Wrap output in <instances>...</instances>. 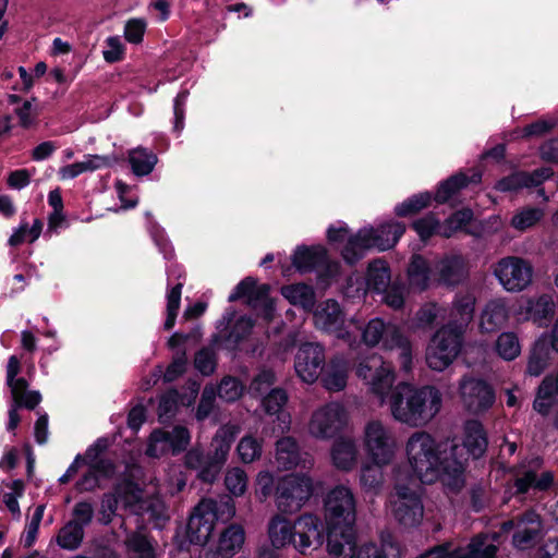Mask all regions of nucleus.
I'll return each mask as SVG.
<instances>
[{
    "mask_svg": "<svg viewBox=\"0 0 558 558\" xmlns=\"http://www.w3.org/2000/svg\"><path fill=\"white\" fill-rule=\"evenodd\" d=\"M348 423L344 407L330 402L315 411L310 422V432L316 438L328 439L343 430Z\"/></svg>",
    "mask_w": 558,
    "mask_h": 558,
    "instance_id": "obj_13",
    "label": "nucleus"
},
{
    "mask_svg": "<svg viewBox=\"0 0 558 558\" xmlns=\"http://www.w3.org/2000/svg\"><path fill=\"white\" fill-rule=\"evenodd\" d=\"M113 492L123 502L124 508H133L142 501L143 489L132 475H128L116 483Z\"/></svg>",
    "mask_w": 558,
    "mask_h": 558,
    "instance_id": "obj_39",
    "label": "nucleus"
},
{
    "mask_svg": "<svg viewBox=\"0 0 558 558\" xmlns=\"http://www.w3.org/2000/svg\"><path fill=\"white\" fill-rule=\"evenodd\" d=\"M324 541L327 542V550L339 558L344 551V546L355 549V502L351 490L344 486H337L329 492L325 499Z\"/></svg>",
    "mask_w": 558,
    "mask_h": 558,
    "instance_id": "obj_2",
    "label": "nucleus"
},
{
    "mask_svg": "<svg viewBox=\"0 0 558 558\" xmlns=\"http://www.w3.org/2000/svg\"><path fill=\"white\" fill-rule=\"evenodd\" d=\"M323 386L329 391H340L347 385V373L340 359H331L319 376Z\"/></svg>",
    "mask_w": 558,
    "mask_h": 558,
    "instance_id": "obj_37",
    "label": "nucleus"
},
{
    "mask_svg": "<svg viewBox=\"0 0 558 558\" xmlns=\"http://www.w3.org/2000/svg\"><path fill=\"white\" fill-rule=\"evenodd\" d=\"M544 460L542 457L532 458L527 464H520L515 469L513 480V496L524 497L530 492L543 493L549 490L555 482V474L551 471L538 473L542 469Z\"/></svg>",
    "mask_w": 558,
    "mask_h": 558,
    "instance_id": "obj_9",
    "label": "nucleus"
},
{
    "mask_svg": "<svg viewBox=\"0 0 558 558\" xmlns=\"http://www.w3.org/2000/svg\"><path fill=\"white\" fill-rule=\"evenodd\" d=\"M218 504L213 499L201 500L186 523V537L193 545L205 546L211 538L218 520Z\"/></svg>",
    "mask_w": 558,
    "mask_h": 558,
    "instance_id": "obj_10",
    "label": "nucleus"
},
{
    "mask_svg": "<svg viewBox=\"0 0 558 558\" xmlns=\"http://www.w3.org/2000/svg\"><path fill=\"white\" fill-rule=\"evenodd\" d=\"M356 447L353 440L347 438L337 439L331 449L333 465L341 471H350L356 462Z\"/></svg>",
    "mask_w": 558,
    "mask_h": 558,
    "instance_id": "obj_33",
    "label": "nucleus"
},
{
    "mask_svg": "<svg viewBox=\"0 0 558 558\" xmlns=\"http://www.w3.org/2000/svg\"><path fill=\"white\" fill-rule=\"evenodd\" d=\"M390 279V267L385 259L377 258L368 264L366 271V287L368 290L384 293L389 288Z\"/></svg>",
    "mask_w": 558,
    "mask_h": 558,
    "instance_id": "obj_31",
    "label": "nucleus"
},
{
    "mask_svg": "<svg viewBox=\"0 0 558 558\" xmlns=\"http://www.w3.org/2000/svg\"><path fill=\"white\" fill-rule=\"evenodd\" d=\"M84 534V529L81 525L68 521L58 532L57 544L63 549H77L83 542Z\"/></svg>",
    "mask_w": 558,
    "mask_h": 558,
    "instance_id": "obj_44",
    "label": "nucleus"
},
{
    "mask_svg": "<svg viewBox=\"0 0 558 558\" xmlns=\"http://www.w3.org/2000/svg\"><path fill=\"white\" fill-rule=\"evenodd\" d=\"M542 218L538 208H524L512 217L511 225L514 229L524 231L536 225Z\"/></svg>",
    "mask_w": 558,
    "mask_h": 558,
    "instance_id": "obj_58",
    "label": "nucleus"
},
{
    "mask_svg": "<svg viewBox=\"0 0 558 558\" xmlns=\"http://www.w3.org/2000/svg\"><path fill=\"white\" fill-rule=\"evenodd\" d=\"M195 368L204 376H209L216 368V355L210 348H202L195 353Z\"/></svg>",
    "mask_w": 558,
    "mask_h": 558,
    "instance_id": "obj_57",
    "label": "nucleus"
},
{
    "mask_svg": "<svg viewBox=\"0 0 558 558\" xmlns=\"http://www.w3.org/2000/svg\"><path fill=\"white\" fill-rule=\"evenodd\" d=\"M245 541L244 529L239 524H230L220 533L217 553L221 557H232Z\"/></svg>",
    "mask_w": 558,
    "mask_h": 558,
    "instance_id": "obj_32",
    "label": "nucleus"
},
{
    "mask_svg": "<svg viewBox=\"0 0 558 558\" xmlns=\"http://www.w3.org/2000/svg\"><path fill=\"white\" fill-rule=\"evenodd\" d=\"M356 376L369 385L371 391L378 396H384L390 390L395 380V373L385 365L383 357L377 354L360 361Z\"/></svg>",
    "mask_w": 558,
    "mask_h": 558,
    "instance_id": "obj_16",
    "label": "nucleus"
},
{
    "mask_svg": "<svg viewBox=\"0 0 558 558\" xmlns=\"http://www.w3.org/2000/svg\"><path fill=\"white\" fill-rule=\"evenodd\" d=\"M369 248H372V245L366 236L365 229H360L355 234L348 238L341 251V256L348 265L353 266L365 256Z\"/></svg>",
    "mask_w": 558,
    "mask_h": 558,
    "instance_id": "obj_34",
    "label": "nucleus"
},
{
    "mask_svg": "<svg viewBox=\"0 0 558 558\" xmlns=\"http://www.w3.org/2000/svg\"><path fill=\"white\" fill-rule=\"evenodd\" d=\"M238 454L243 463H251L262 456V442L253 436H244L236 446Z\"/></svg>",
    "mask_w": 558,
    "mask_h": 558,
    "instance_id": "obj_55",
    "label": "nucleus"
},
{
    "mask_svg": "<svg viewBox=\"0 0 558 558\" xmlns=\"http://www.w3.org/2000/svg\"><path fill=\"white\" fill-rule=\"evenodd\" d=\"M243 392L241 383L233 377H225L219 385V396L227 402L238 400Z\"/></svg>",
    "mask_w": 558,
    "mask_h": 558,
    "instance_id": "obj_61",
    "label": "nucleus"
},
{
    "mask_svg": "<svg viewBox=\"0 0 558 558\" xmlns=\"http://www.w3.org/2000/svg\"><path fill=\"white\" fill-rule=\"evenodd\" d=\"M438 281L458 287L469 278V262L462 254H447L437 264Z\"/></svg>",
    "mask_w": 558,
    "mask_h": 558,
    "instance_id": "obj_22",
    "label": "nucleus"
},
{
    "mask_svg": "<svg viewBox=\"0 0 558 558\" xmlns=\"http://www.w3.org/2000/svg\"><path fill=\"white\" fill-rule=\"evenodd\" d=\"M474 218V213L469 207H463L453 211L445 221L441 223L440 236L450 239L458 231H463L464 228L471 223Z\"/></svg>",
    "mask_w": 558,
    "mask_h": 558,
    "instance_id": "obj_41",
    "label": "nucleus"
},
{
    "mask_svg": "<svg viewBox=\"0 0 558 558\" xmlns=\"http://www.w3.org/2000/svg\"><path fill=\"white\" fill-rule=\"evenodd\" d=\"M129 163L136 177L148 175L155 168L157 155L146 148H136L129 153Z\"/></svg>",
    "mask_w": 558,
    "mask_h": 558,
    "instance_id": "obj_40",
    "label": "nucleus"
},
{
    "mask_svg": "<svg viewBox=\"0 0 558 558\" xmlns=\"http://www.w3.org/2000/svg\"><path fill=\"white\" fill-rule=\"evenodd\" d=\"M72 518L71 522L74 524L81 525L85 530L87 525H89L94 519V507L93 504L88 500L77 501L72 509Z\"/></svg>",
    "mask_w": 558,
    "mask_h": 558,
    "instance_id": "obj_59",
    "label": "nucleus"
},
{
    "mask_svg": "<svg viewBox=\"0 0 558 558\" xmlns=\"http://www.w3.org/2000/svg\"><path fill=\"white\" fill-rule=\"evenodd\" d=\"M276 383V374L272 369L260 371L251 383V390L263 395Z\"/></svg>",
    "mask_w": 558,
    "mask_h": 558,
    "instance_id": "obj_64",
    "label": "nucleus"
},
{
    "mask_svg": "<svg viewBox=\"0 0 558 558\" xmlns=\"http://www.w3.org/2000/svg\"><path fill=\"white\" fill-rule=\"evenodd\" d=\"M270 286L268 283L257 284L254 277H245L233 289L228 301L233 303L245 299L246 304L256 308L262 307L266 319H271L275 313V304L269 296Z\"/></svg>",
    "mask_w": 558,
    "mask_h": 558,
    "instance_id": "obj_14",
    "label": "nucleus"
},
{
    "mask_svg": "<svg viewBox=\"0 0 558 558\" xmlns=\"http://www.w3.org/2000/svg\"><path fill=\"white\" fill-rule=\"evenodd\" d=\"M543 530L542 517L534 509L525 510L517 517L512 545L519 550L533 548L543 537Z\"/></svg>",
    "mask_w": 558,
    "mask_h": 558,
    "instance_id": "obj_19",
    "label": "nucleus"
},
{
    "mask_svg": "<svg viewBox=\"0 0 558 558\" xmlns=\"http://www.w3.org/2000/svg\"><path fill=\"white\" fill-rule=\"evenodd\" d=\"M276 461L278 466L283 470L300 468L302 471L312 466V457L307 452H302L298 441L286 436L276 442Z\"/></svg>",
    "mask_w": 558,
    "mask_h": 558,
    "instance_id": "obj_21",
    "label": "nucleus"
},
{
    "mask_svg": "<svg viewBox=\"0 0 558 558\" xmlns=\"http://www.w3.org/2000/svg\"><path fill=\"white\" fill-rule=\"evenodd\" d=\"M235 437L236 430L234 427H220L216 432L206 453L198 448H192L185 452V468L189 470H197V477L203 483L213 484L218 478L226 464Z\"/></svg>",
    "mask_w": 558,
    "mask_h": 558,
    "instance_id": "obj_5",
    "label": "nucleus"
},
{
    "mask_svg": "<svg viewBox=\"0 0 558 558\" xmlns=\"http://www.w3.org/2000/svg\"><path fill=\"white\" fill-rule=\"evenodd\" d=\"M510 318V310L502 299L489 301L481 316V328L483 332H495L506 326Z\"/></svg>",
    "mask_w": 558,
    "mask_h": 558,
    "instance_id": "obj_25",
    "label": "nucleus"
},
{
    "mask_svg": "<svg viewBox=\"0 0 558 558\" xmlns=\"http://www.w3.org/2000/svg\"><path fill=\"white\" fill-rule=\"evenodd\" d=\"M430 267L426 258L414 254L408 266V279L412 287L426 290L429 287Z\"/></svg>",
    "mask_w": 558,
    "mask_h": 558,
    "instance_id": "obj_38",
    "label": "nucleus"
},
{
    "mask_svg": "<svg viewBox=\"0 0 558 558\" xmlns=\"http://www.w3.org/2000/svg\"><path fill=\"white\" fill-rule=\"evenodd\" d=\"M268 534L275 548L292 544L305 555L307 548L313 546L316 549L324 544V523L313 513L300 515L294 523L276 517L269 523Z\"/></svg>",
    "mask_w": 558,
    "mask_h": 558,
    "instance_id": "obj_4",
    "label": "nucleus"
},
{
    "mask_svg": "<svg viewBox=\"0 0 558 558\" xmlns=\"http://www.w3.org/2000/svg\"><path fill=\"white\" fill-rule=\"evenodd\" d=\"M179 407V392L175 389H170L163 393L158 403V418L160 423H166L172 420Z\"/></svg>",
    "mask_w": 558,
    "mask_h": 558,
    "instance_id": "obj_53",
    "label": "nucleus"
},
{
    "mask_svg": "<svg viewBox=\"0 0 558 558\" xmlns=\"http://www.w3.org/2000/svg\"><path fill=\"white\" fill-rule=\"evenodd\" d=\"M291 263L301 275L315 271L317 286L324 289L329 287L340 274L339 262L332 260L328 250L320 244L298 245L291 256Z\"/></svg>",
    "mask_w": 558,
    "mask_h": 558,
    "instance_id": "obj_6",
    "label": "nucleus"
},
{
    "mask_svg": "<svg viewBox=\"0 0 558 558\" xmlns=\"http://www.w3.org/2000/svg\"><path fill=\"white\" fill-rule=\"evenodd\" d=\"M411 228L416 232L420 240L426 243L434 235H440L441 222L434 213H428L414 220Z\"/></svg>",
    "mask_w": 558,
    "mask_h": 558,
    "instance_id": "obj_46",
    "label": "nucleus"
},
{
    "mask_svg": "<svg viewBox=\"0 0 558 558\" xmlns=\"http://www.w3.org/2000/svg\"><path fill=\"white\" fill-rule=\"evenodd\" d=\"M463 446L474 459L484 456L488 447V437L481 421L468 420L465 422Z\"/></svg>",
    "mask_w": 558,
    "mask_h": 558,
    "instance_id": "obj_27",
    "label": "nucleus"
},
{
    "mask_svg": "<svg viewBox=\"0 0 558 558\" xmlns=\"http://www.w3.org/2000/svg\"><path fill=\"white\" fill-rule=\"evenodd\" d=\"M482 181V173L474 172L468 175L464 172H457L438 183L433 201L437 204H446L451 197L458 194L470 184H478Z\"/></svg>",
    "mask_w": 558,
    "mask_h": 558,
    "instance_id": "obj_24",
    "label": "nucleus"
},
{
    "mask_svg": "<svg viewBox=\"0 0 558 558\" xmlns=\"http://www.w3.org/2000/svg\"><path fill=\"white\" fill-rule=\"evenodd\" d=\"M475 308V299L465 294L458 298L453 303V314L456 317H459L458 322H450L449 324H456L457 326H462V329L468 326V324L472 320Z\"/></svg>",
    "mask_w": 558,
    "mask_h": 558,
    "instance_id": "obj_51",
    "label": "nucleus"
},
{
    "mask_svg": "<svg viewBox=\"0 0 558 558\" xmlns=\"http://www.w3.org/2000/svg\"><path fill=\"white\" fill-rule=\"evenodd\" d=\"M187 356L186 350H178L171 363L166 367L163 373V381L172 383L181 377L186 371Z\"/></svg>",
    "mask_w": 558,
    "mask_h": 558,
    "instance_id": "obj_56",
    "label": "nucleus"
},
{
    "mask_svg": "<svg viewBox=\"0 0 558 558\" xmlns=\"http://www.w3.org/2000/svg\"><path fill=\"white\" fill-rule=\"evenodd\" d=\"M106 44L108 49L102 51V56L106 62L112 64L124 59L125 49L118 36L108 37Z\"/></svg>",
    "mask_w": 558,
    "mask_h": 558,
    "instance_id": "obj_63",
    "label": "nucleus"
},
{
    "mask_svg": "<svg viewBox=\"0 0 558 558\" xmlns=\"http://www.w3.org/2000/svg\"><path fill=\"white\" fill-rule=\"evenodd\" d=\"M457 446L448 448L426 432H415L405 447L410 466L421 483L440 481L454 493L465 484V464L457 457Z\"/></svg>",
    "mask_w": 558,
    "mask_h": 558,
    "instance_id": "obj_1",
    "label": "nucleus"
},
{
    "mask_svg": "<svg viewBox=\"0 0 558 558\" xmlns=\"http://www.w3.org/2000/svg\"><path fill=\"white\" fill-rule=\"evenodd\" d=\"M384 464H365L361 469L360 483L364 490L378 493L381 489L384 483V474L381 466Z\"/></svg>",
    "mask_w": 558,
    "mask_h": 558,
    "instance_id": "obj_47",
    "label": "nucleus"
},
{
    "mask_svg": "<svg viewBox=\"0 0 558 558\" xmlns=\"http://www.w3.org/2000/svg\"><path fill=\"white\" fill-rule=\"evenodd\" d=\"M288 402V393L283 388H271L263 398L262 405L266 414H279Z\"/></svg>",
    "mask_w": 558,
    "mask_h": 558,
    "instance_id": "obj_54",
    "label": "nucleus"
},
{
    "mask_svg": "<svg viewBox=\"0 0 558 558\" xmlns=\"http://www.w3.org/2000/svg\"><path fill=\"white\" fill-rule=\"evenodd\" d=\"M383 344L386 349L400 350V360L402 368L409 371L412 365V345L407 336L397 327L392 325L387 326Z\"/></svg>",
    "mask_w": 558,
    "mask_h": 558,
    "instance_id": "obj_29",
    "label": "nucleus"
},
{
    "mask_svg": "<svg viewBox=\"0 0 558 558\" xmlns=\"http://www.w3.org/2000/svg\"><path fill=\"white\" fill-rule=\"evenodd\" d=\"M441 402V393L436 387L415 388L407 384L391 395L390 409L397 421L421 426L436 416Z\"/></svg>",
    "mask_w": 558,
    "mask_h": 558,
    "instance_id": "obj_3",
    "label": "nucleus"
},
{
    "mask_svg": "<svg viewBox=\"0 0 558 558\" xmlns=\"http://www.w3.org/2000/svg\"><path fill=\"white\" fill-rule=\"evenodd\" d=\"M153 440L169 445L171 454L177 457L186 451L191 442V434L187 427L175 425L170 432L160 428L154 429Z\"/></svg>",
    "mask_w": 558,
    "mask_h": 558,
    "instance_id": "obj_28",
    "label": "nucleus"
},
{
    "mask_svg": "<svg viewBox=\"0 0 558 558\" xmlns=\"http://www.w3.org/2000/svg\"><path fill=\"white\" fill-rule=\"evenodd\" d=\"M387 326L383 318L376 317L371 319L361 330L362 341L367 347H375L383 341Z\"/></svg>",
    "mask_w": 558,
    "mask_h": 558,
    "instance_id": "obj_52",
    "label": "nucleus"
},
{
    "mask_svg": "<svg viewBox=\"0 0 558 558\" xmlns=\"http://www.w3.org/2000/svg\"><path fill=\"white\" fill-rule=\"evenodd\" d=\"M487 537L484 534L474 536L466 548V558H497L498 547L494 544H487Z\"/></svg>",
    "mask_w": 558,
    "mask_h": 558,
    "instance_id": "obj_50",
    "label": "nucleus"
},
{
    "mask_svg": "<svg viewBox=\"0 0 558 558\" xmlns=\"http://www.w3.org/2000/svg\"><path fill=\"white\" fill-rule=\"evenodd\" d=\"M146 31V22L143 19H131L124 26V38L130 44H141Z\"/></svg>",
    "mask_w": 558,
    "mask_h": 558,
    "instance_id": "obj_62",
    "label": "nucleus"
},
{
    "mask_svg": "<svg viewBox=\"0 0 558 558\" xmlns=\"http://www.w3.org/2000/svg\"><path fill=\"white\" fill-rule=\"evenodd\" d=\"M254 322L246 316L239 317L232 327L223 333L213 336L214 343H221L229 351L238 350L241 342L252 333Z\"/></svg>",
    "mask_w": 558,
    "mask_h": 558,
    "instance_id": "obj_26",
    "label": "nucleus"
},
{
    "mask_svg": "<svg viewBox=\"0 0 558 558\" xmlns=\"http://www.w3.org/2000/svg\"><path fill=\"white\" fill-rule=\"evenodd\" d=\"M551 352L545 342V338L539 337L531 348L526 373L531 376H539L548 367Z\"/></svg>",
    "mask_w": 558,
    "mask_h": 558,
    "instance_id": "obj_36",
    "label": "nucleus"
},
{
    "mask_svg": "<svg viewBox=\"0 0 558 558\" xmlns=\"http://www.w3.org/2000/svg\"><path fill=\"white\" fill-rule=\"evenodd\" d=\"M365 448L375 464H389L393 457V447L378 421H372L365 428Z\"/></svg>",
    "mask_w": 558,
    "mask_h": 558,
    "instance_id": "obj_20",
    "label": "nucleus"
},
{
    "mask_svg": "<svg viewBox=\"0 0 558 558\" xmlns=\"http://www.w3.org/2000/svg\"><path fill=\"white\" fill-rule=\"evenodd\" d=\"M395 490L398 497L393 505L396 520L404 526L418 525L424 512L421 496L405 484L397 483Z\"/></svg>",
    "mask_w": 558,
    "mask_h": 558,
    "instance_id": "obj_18",
    "label": "nucleus"
},
{
    "mask_svg": "<svg viewBox=\"0 0 558 558\" xmlns=\"http://www.w3.org/2000/svg\"><path fill=\"white\" fill-rule=\"evenodd\" d=\"M372 248L387 251L392 248L405 232V225L400 221L381 223L376 229L364 228Z\"/></svg>",
    "mask_w": 558,
    "mask_h": 558,
    "instance_id": "obj_23",
    "label": "nucleus"
},
{
    "mask_svg": "<svg viewBox=\"0 0 558 558\" xmlns=\"http://www.w3.org/2000/svg\"><path fill=\"white\" fill-rule=\"evenodd\" d=\"M281 294L292 305L301 306L305 311H311L315 305V292L306 283H295L283 286Z\"/></svg>",
    "mask_w": 558,
    "mask_h": 558,
    "instance_id": "obj_35",
    "label": "nucleus"
},
{
    "mask_svg": "<svg viewBox=\"0 0 558 558\" xmlns=\"http://www.w3.org/2000/svg\"><path fill=\"white\" fill-rule=\"evenodd\" d=\"M21 372V361L16 355H11L7 364V386L10 388L12 399L28 390V381L24 377H17Z\"/></svg>",
    "mask_w": 558,
    "mask_h": 558,
    "instance_id": "obj_43",
    "label": "nucleus"
},
{
    "mask_svg": "<svg viewBox=\"0 0 558 558\" xmlns=\"http://www.w3.org/2000/svg\"><path fill=\"white\" fill-rule=\"evenodd\" d=\"M460 393L465 408L475 414L486 412L496 400L494 387L482 378L464 377Z\"/></svg>",
    "mask_w": 558,
    "mask_h": 558,
    "instance_id": "obj_17",
    "label": "nucleus"
},
{
    "mask_svg": "<svg viewBox=\"0 0 558 558\" xmlns=\"http://www.w3.org/2000/svg\"><path fill=\"white\" fill-rule=\"evenodd\" d=\"M432 201L433 194L428 191L414 194L396 205L395 214L400 218L417 215L423 209L427 208L432 204Z\"/></svg>",
    "mask_w": 558,
    "mask_h": 558,
    "instance_id": "obj_42",
    "label": "nucleus"
},
{
    "mask_svg": "<svg viewBox=\"0 0 558 558\" xmlns=\"http://www.w3.org/2000/svg\"><path fill=\"white\" fill-rule=\"evenodd\" d=\"M326 364L325 348L320 343L303 342L300 344L294 357V369L304 383H315Z\"/></svg>",
    "mask_w": 558,
    "mask_h": 558,
    "instance_id": "obj_15",
    "label": "nucleus"
},
{
    "mask_svg": "<svg viewBox=\"0 0 558 558\" xmlns=\"http://www.w3.org/2000/svg\"><path fill=\"white\" fill-rule=\"evenodd\" d=\"M496 352L506 361L514 360L521 352L518 336L512 331L500 333L496 340Z\"/></svg>",
    "mask_w": 558,
    "mask_h": 558,
    "instance_id": "obj_49",
    "label": "nucleus"
},
{
    "mask_svg": "<svg viewBox=\"0 0 558 558\" xmlns=\"http://www.w3.org/2000/svg\"><path fill=\"white\" fill-rule=\"evenodd\" d=\"M125 545L133 558H156V551L149 537L141 532L130 534Z\"/></svg>",
    "mask_w": 558,
    "mask_h": 558,
    "instance_id": "obj_45",
    "label": "nucleus"
},
{
    "mask_svg": "<svg viewBox=\"0 0 558 558\" xmlns=\"http://www.w3.org/2000/svg\"><path fill=\"white\" fill-rule=\"evenodd\" d=\"M225 484L232 495L241 496L246 490L247 476L244 471L235 469L231 472H228L225 478Z\"/></svg>",
    "mask_w": 558,
    "mask_h": 558,
    "instance_id": "obj_60",
    "label": "nucleus"
},
{
    "mask_svg": "<svg viewBox=\"0 0 558 558\" xmlns=\"http://www.w3.org/2000/svg\"><path fill=\"white\" fill-rule=\"evenodd\" d=\"M462 326L447 324L430 338L426 348L425 360L429 368L441 372L458 357L463 344Z\"/></svg>",
    "mask_w": 558,
    "mask_h": 558,
    "instance_id": "obj_7",
    "label": "nucleus"
},
{
    "mask_svg": "<svg viewBox=\"0 0 558 558\" xmlns=\"http://www.w3.org/2000/svg\"><path fill=\"white\" fill-rule=\"evenodd\" d=\"M344 323L345 314L340 304L333 299L320 303L314 313V324L317 329L333 335L337 339L353 347L359 335L349 330Z\"/></svg>",
    "mask_w": 558,
    "mask_h": 558,
    "instance_id": "obj_11",
    "label": "nucleus"
},
{
    "mask_svg": "<svg viewBox=\"0 0 558 558\" xmlns=\"http://www.w3.org/2000/svg\"><path fill=\"white\" fill-rule=\"evenodd\" d=\"M527 179L530 180L526 171L517 170L497 180L494 190L500 193H513L525 187L530 189Z\"/></svg>",
    "mask_w": 558,
    "mask_h": 558,
    "instance_id": "obj_48",
    "label": "nucleus"
},
{
    "mask_svg": "<svg viewBox=\"0 0 558 558\" xmlns=\"http://www.w3.org/2000/svg\"><path fill=\"white\" fill-rule=\"evenodd\" d=\"M313 481L307 475L290 474L281 477L276 485V505L282 513H294L313 495Z\"/></svg>",
    "mask_w": 558,
    "mask_h": 558,
    "instance_id": "obj_8",
    "label": "nucleus"
},
{
    "mask_svg": "<svg viewBox=\"0 0 558 558\" xmlns=\"http://www.w3.org/2000/svg\"><path fill=\"white\" fill-rule=\"evenodd\" d=\"M555 315V303L547 294L535 300H529L525 307V318L538 327L547 326Z\"/></svg>",
    "mask_w": 558,
    "mask_h": 558,
    "instance_id": "obj_30",
    "label": "nucleus"
},
{
    "mask_svg": "<svg viewBox=\"0 0 558 558\" xmlns=\"http://www.w3.org/2000/svg\"><path fill=\"white\" fill-rule=\"evenodd\" d=\"M494 275L509 292H520L532 281V265L518 256L501 258L495 266Z\"/></svg>",
    "mask_w": 558,
    "mask_h": 558,
    "instance_id": "obj_12",
    "label": "nucleus"
}]
</instances>
